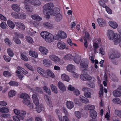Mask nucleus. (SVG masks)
<instances>
[{
    "instance_id": "10",
    "label": "nucleus",
    "mask_w": 121,
    "mask_h": 121,
    "mask_svg": "<svg viewBox=\"0 0 121 121\" xmlns=\"http://www.w3.org/2000/svg\"><path fill=\"white\" fill-rule=\"evenodd\" d=\"M39 50L41 53L44 55H46L48 52V49L42 46L39 47Z\"/></svg>"
},
{
    "instance_id": "63",
    "label": "nucleus",
    "mask_w": 121,
    "mask_h": 121,
    "mask_svg": "<svg viewBox=\"0 0 121 121\" xmlns=\"http://www.w3.org/2000/svg\"><path fill=\"white\" fill-rule=\"evenodd\" d=\"M7 26L6 23L5 22H2L0 25L1 27L3 29H6Z\"/></svg>"
},
{
    "instance_id": "28",
    "label": "nucleus",
    "mask_w": 121,
    "mask_h": 121,
    "mask_svg": "<svg viewBox=\"0 0 121 121\" xmlns=\"http://www.w3.org/2000/svg\"><path fill=\"white\" fill-rule=\"evenodd\" d=\"M16 25L20 29L22 30H24L25 29L24 25L22 23L19 22H15Z\"/></svg>"
},
{
    "instance_id": "25",
    "label": "nucleus",
    "mask_w": 121,
    "mask_h": 121,
    "mask_svg": "<svg viewBox=\"0 0 121 121\" xmlns=\"http://www.w3.org/2000/svg\"><path fill=\"white\" fill-rule=\"evenodd\" d=\"M58 32V35L61 39H64L66 38L67 35L64 31H59Z\"/></svg>"
},
{
    "instance_id": "45",
    "label": "nucleus",
    "mask_w": 121,
    "mask_h": 121,
    "mask_svg": "<svg viewBox=\"0 0 121 121\" xmlns=\"http://www.w3.org/2000/svg\"><path fill=\"white\" fill-rule=\"evenodd\" d=\"M36 108L37 112L38 113L40 112L42 110H43L44 109V106L43 105L37 106Z\"/></svg>"
},
{
    "instance_id": "26",
    "label": "nucleus",
    "mask_w": 121,
    "mask_h": 121,
    "mask_svg": "<svg viewBox=\"0 0 121 121\" xmlns=\"http://www.w3.org/2000/svg\"><path fill=\"white\" fill-rule=\"evenodd\" d=\"M74 57L70 54L66 55L63 57V59L65 60H69L71 61L73 60Z\"/></svg>"
},
{
    "instance_id": "44",
    "label": "nucleus",
    "mask_w": 121,
    "mask_h": 121,
    "mask_svg": "<svg viewBox=\"0 0 121 121\" xmlns=\"http://www.w3.org/2000/svg\"><path fill=\"white\" fill-rule=\"evenodd\" d=\"M44 91L49 95H51V91L46 86H44L43 87Z\"/></svg>"
},
{
    "instance_id": "40",
    "label": "nucleus",
    "mask_w": 121,
    "mask_h": 121,
    "mask_svg": "<svg viewBox=\"0 0 121 121\" xmlns=\"http://www.w3.org/2000/svg\"><path fill=\"white\" fill-rule=\"evenodd\" d=\"M55 19L56 21L59 22L61 21L62 18V16L60 14H57L55 15Z\"/></svg>"
},
{
    "instance_id": "7",
    "label": "nucleus",
    "mask_w": 121,
    "mask_h": 121,
    "mask_svg": "<svg viewBox=\"0 0 121 121\" xmlns=\"http://www.w3.org/2000/svg\"><path fill=\"white\" fill-rule=\"evenodd\" d=\"M58 48L61 50L65 49L69 50V48L68 46H66V44L64 42L62 41L58 42L57 43Z\"/></svg>"
},
{
    "instance_id": "56",
    "label": "nucleus",
    "mask_w": 121,
    "mask_h": 121,
    "mask_svg": "<svg viewBox=\"0 0 121 121\" xmlns=\"http://www.w3.org/2000/svg\"><path fill=\"white\" fill-rule=\"evenodd\" d=\"M93 46L94 48V52L96 53H97V49L99 47L98 44L96 43H94L93 44Z\"/></svg>"
},
{
    "instance_id": "18",
    "label": "nucleus",
    "mask_w": 121,
    "mask_h": 121,
    "mask_svg": "<svg viewBox=\"0 0 121 121\" xmlns=\"http://www.w3.org/2000/svg\"><path fill=\"white\" fill-rule=\"evenodd\" d=\"M66 69L68 71L71 73L75 71V67L72 64H69L67 66Z\"/></svg>"
},
{
    "instance_id": "22",
    "label": "nucleus",
    "mask_w": 121,
    "mask_h": 121,
    "mask_svg": "<svg viewBox=\"0 0 121 121\" xmlns=\"http://www.w3.org/2000/svg\"><path fill=\"white\" fill-rule=\"evenodd\" d=\"M80 99L82 103L86 104L89 103L90 102L88 99L82 96H79Z\"/></svg>"
},
{
    "instance_id": "14",
    "label": "nucleus",
    "mask_w": 121,
    "mask_h": 121,
    "mask_svg": "<svg viewBox=\"0 0 121 121\" xmlns=\"http://www.w3.org/2000/svg\"><path fill=\"white\" fill-rule=\"evenodd\" d=\"M11 8L14 11L19 12L20 11V8L19 5L16 4H13L11 6Z\"/></svg>"
},
{
    "instance_id": "2",
    "label": "nucleus",
    "mask_w": 121,
    "mask_h": 121,
    "mask_svg": "<svg viewBox=\"0 0 121 121\" xmlns=\"http://www.w3.org/2000/svg\"><path fill=\"white\" fill-rule=\"evenodd\" d=\"M54 6L53 4L51 2L47 3L43 6V13L47 18L50 17V14L53 12L52 8Z\"/></svg>"
},
{
    "instance_id": "64",
    "label": "nucleus",
    "mask_w": 121,
    "mask_h": 121,
    "mask_svg": "<svg viewBox=\"0 0 121 121\" xmlns=\"http://www.w3.org/2000/svg\"><path fill=\"white\" fill-rule=\"evenodd\" d=\"M29 98H27L26 99H23V103L27 105H29L30 103V101L28 99Z\"/></svg>"
},
{
    "instance_id": "16",
    "label": "nucleus",
    "mask_w": 121,
    "mask_h": 121,
    "mask_svg": "<svg viewBox=\"0 0 121 121\" xmlns=\"http://www.w3.org/2000/svg\"><path fill=\"white\" fill-rule=\"evenodd\" d=\"M61 78L62 80L68 82H69L70 80V78L69 76L65 73L62 74Z\"/></svg>"
},
{
    "instance_id": "32",
    "label": "nucleus",
    "mask_w": 121,
    "mask_h": 121,
    "mask_svg": "<svg viewBox=\"0 0 121 121\" xmlns=\"http://www.w3.org/2000/svg\"><path fill=\"white\" fill-rule=\"evenodd\" d=\"M29 54L30 56L34 57L37 58L38 56V54L37 52L33 51H30Z\"/></svg>"
},
{
    "instance_id": "23",
    "label": "nucleus",
    "mask_w": 121,
    "mask_h": 121,
    "mask_svg": "<svg viewBox=\"0 0 121 121\" xmlns=\"http://www.w3.org/2000/svg\"><path fill=\"white\" fill-rule=\"evenodd\" d=\"M44 98L47 104L49 106H52V102L50 99L49 97L46 95H44Z\"/></svg>"
},
{
    "instance_id": "39",
    "label": "nucleus",
    "mask_w": 121,
    "mask_h": 121,
    "mask_svg": "<svg viewBox=\"0 0 121 121\" xmlns=\"http://www.w3.org/2000/svg\"><path fill=\"white\" fill-rule=\"evenodd\" d=\"M9 110L6 107H2L0 108V112L2 113H6L9 112Z\"/></svg>"
},
{
    "instance_id": "47",
    "label": "nucleus",
    "mask_w": 121,
    "mask_h": 121,
    "mask_svg": "<svg viewBox=\"0 0 121 121\" xmlns=\"http://www.w3.org/2000/svg\"><path fill=\"white\" fill-rule=\"evenodd\" d=\"M26 39L27 41L29 43L32 44L34 43V41L30 36H26Z\"/></svg>"
},
{
    "instance_id": "54",
    "label": "nucleus",
    "mask_w": 121,
    "mask_h": 121,
    "mask_svg": "<svg viewBox=\"0 0 121 121\" xmlns=\"http://www.w3.org/2000/svg\"><path fill=\"white\" fill-rule=\"evenodd\" d=\"M113 102L115 104H120L121 102L120 100L118 98H115L112 100Z\"/></svg>"
},
{
    "instance_id": "31",
    "label": "nucleus",
    "mask_w": 121,
    "mask_h": 121,
    "mask_svg": "<svg viewBox=\"0 0 121 121\" xmlns=\"http://www.w3.org/2000/svg\"><path fill=\"white\" fill-rule=\"evenodd\" d=\"M31 4L35 6H38L41 4L40 2L38 0H31Z\"/></svg>"
},
{
    "instance_id": "30",
    "label": "nucleus",
    "mask_w": 121,
    "mask_h": 121,
    "mask_svg": "<svg viewBox=\"0 0 121 121\" xmlns=\"http://www.w3.org/2000/svg\"><path fill=\"white\" fill-rule=\"evenodd\" d=\"M30 17L34 20L40 21L42 20V17L37 14L32 15Z\"/></svg>"
},
{
    "instance_id": "24",
    "label": "nucleus",
    "mask_w": 121,
    "mask_h": 121,
    "mask_svg": "<svg viewBox=\"0 0 121 121\" xmlns=\"http://www.w3.org/2000/svg\"><path fill=\"white\" fill-rule=\"evenodd\" d=\"M52 12L50 14V15H52L53 16H55L56 15L58 14H60V10L59 8H55L52 10Z\"/></svg>"
},
{
    "instance_id": "20",
    "label": "nucleus",
    "mask_w": 121,
    "mask_h": 121,
    "mask_svg": "<svg viewBox=\"0 0 121 121\" xmlns=\"http://www.w3.org/2000/svg\"><path fill=\"white\" fill-rule=\"evenodd\" d=\"M109 26L112 28L115 29L118 26L117 24L115 22L112 21H110L108 22Z\"/></svg>"
},
{
    "instance_id": "1",
    "label": "nucleus",
    "mask_w": 121,
    "mask_h": 121,
    "mask_svg": "<svg viewBox=\"0 0 121 121\" xmlns=\"http://www.w3.org/2000/svg\"><path fill=\"white\" fill-rule=\"evenodd\" d=\"M107 35L108 39L110 40H114V43L115 45L119 43L120 41V35L111 30H109L107 31Z\"/></svg>"
},
{
    "instance_id": "29",
    "label": "nucleus",
    "mask_w": 121,
    "mask_h": 121,
    "mask_svg": "<svg viewBox=\"0 0 121 121\" xmlns=\"http://www.w3.org/2000/svg\"><path fill=\"white\" fill-rule=\"evenodd\" d=\"M97 21L100 26H103L105 25V22L103 18H98L97 19Z\"/></svg>"
},
{
    "instance_id": "58",
    "label": "nucleus",
    "mask_w": 121,
    "mask_h": 121,
    "mask_svg": "<svg viewBox=\"0 0 121 121\" xmlns=\"http://www.w3.org/2000/svg\"><path fill=\"white\" fill-rule=\"evenodd\" d=\"M5 43L8 46H11L12 43L11 42L10 40L8 38H6L4 40Z\"/></svg>"
},
{
    "instance_id": "6",
    "label": "nucleus",
    "mask_w": 121,
    "mask_h": 121,
    "mask_svg": "<svg viewBox=\"0 0 121 121\" xmlns=\"http://www.w3.org/2000/svg\"><path fill=\"white\" fill-rule=\"evenodd\" d=\"M55 112L57 115L58 118L60 121H69V118L65 116L63 117L62 119L60 111L56 110Z\"/></svg>"
},
{
    "instance_id": "37",
    "label": "nucleus",
    "mask_w": 121,
    "mask_h": 121,
    "mask_svg": "<svg viewBox=\"0 0 121 121\" xmlns=\"http://www.w3.org/2000/svg\"><path fill=\"white\" fill-rule=\"evenodd\" d=\"M90 116L93 118H96L97 116V112L95 111H90Z\"/></svg>"
},
{
    "instance_id": "13",
    "label": "nucleus",
    "mask_w": 121,
    "mask_h": 121,
    "mask_svg": "<svg viewBox=\"0 0 121 121\" xmlns=\"http://www.w3.org/2000/svg\"><path fill=\"white\" fill-rule=\"evenodd\" d=\"M44 65L46 67H48L52 65V63L51 61L48 59H44L43 61Z\"/></svg>"
},
{
    "instance_id": "53",
    "label": "nucleus",
    "mask_w": 121,
    "mask_h": 121,
    "mask_svg": "<svg viewBox=\"0 0 121 121\" xmlns=\"http://www.w3.org/2000/svg\"><path fill=\"white\" fill-rule=\"evenodd\" d=\"M9 84L11 86H17L18 85V83L14 81H11L9 83Z\"/></svg>"
},
{
    "instance_id": "12",
    "label": "nucleus",
    "mask_w": 121,
    "mask_h": 121,
    "mask_svg": "<svg viewBox=\"0 0 121 121\" xmlns=\"http://www.w3.org/2000/svg\"><path fill=\"white\" fill-rule=\"evenodd\" d=\"M37 70L38 73L43 77L46 78L48 77V76L46 74L45 71L43 69L39 67L37 68Z\"/></svg>"
},
{
    "instance_id": "46",
    "label": "nucleus",
    "mask_w": 121,
    "mask_h": 121,
    "mask_svg": "<svg viewBox=\"0 0 121 121\" xmlns=\"http://www.w3.org/2000/svg\"><path fill=\"white\" fill-rule=\"evenodd\" d=\"M7 23L9 26L12 29H13L15 26L14 23L10 20L7 21Z\"/></svg>"
},
{
    "instance_id": "43",
    "label": "nucleus",
    "mask_w": 121,
    "mask_h": 121,
    "mask_svg": "<svg viewBox=\"0 0 121 121\" xmlns=\"http://www.w3.org/2000/svg\"><path fill=\"white\" fill-rule=\"evenodd\" d=\"M95 81V80L94 79L93 81L90 82L89 83H86V84L87 86L91 88H94L95 86V84L94 83Z\"/></svg>"
},
{
    "instance_id": "34",
    "label": "nucleus",
    "mask_w": 121,
    "mask_h": 121,
    "mask_svg": "<svg viewBox=\"0 0 121 121\" xmlns=\"http://www.w3.org/2000/svg\"><path fill=\"white\" fill-rule=\"evenodd\" d=\"M26 14L23 13L19 12L18 19H23L26 18Z\"/></svg>"
},
{
    "instance_id": "57",
    "label": "nucleus",
    "mask_w": 121,
    "mask_h": 121,
    "mask_svg": "<svg viewBox=\"0 0 121 121\" xmlns=\"http://www.w3.org/2000/svg\"><path fill=\"white\" fill-rule=\"evenodd\" d=\"M25 65L28 69L33 71H34L35 69L33 68L32 67L28 64L27 63H25Z\"/></svg>"
},
{
    "instance_id": "19",
    "label": "nucleus",
    "mask_w": 121,
    "mask_h": 121,
    "mask_svg": "<svg viewBox=\"0 0 121 121\" xmlns=\"http://www.w3.org/2000/svg\"><path fill=\"white\" fill-rule=\"evenodd\" d=\"M66 104L67 108L69 109H71L74 107V104L72 102L68 101L66 103Z\"/></svg>"
},
{
    "instance_id": "17",
    "label": "nucleus",
    "mask_w": 121,
    "mask_h": 121,
    "mask_svg": "<svg viewBox=\"0 0 121 121\" xmlns=\"http://www.w3.org/2000/svg\"><path fill=\"white\" fill-rule=\"evenodd\" d=\"M45 40L47 42L51 43L52 42L53 40V36L50 33L45 38Z\"/></svg>"
},
{
    "instance_id": "48",
    "label": "nucleus",
    "mask_w": 121,
    "mask_h": 121,
    "mask_svg": "<svg viewBox=\"0 0 121 121\" xmlns=\"http://www.w3.org/2000/svg\"><path fill=\"white\" fill-rule=\"evenodd\" d=\"M113 94L115 97H120L121 96V92L117 90L114 91H113Z\"/></svg>"
},
{
    "instance_id": "5",
    "label": "nucleus",
    "mask_w": 121,
    "mask_h": 121,
    "mask_svg": "<svg viewBox=\"0 0 121 121\" xmlns=\"http://www.w3.org/2000/svg\"><path fill=\"white\" fill-rule=\"evenodd\" d=\"M89 63V61L87 59L83 58L82 59L80 63V65L81 68L84 69L87 68Z\"/></svg>"
},
{
    "instance_id": "51",
    "label": "nucleus",
    "mask_w": 121,
    "mask_h": 121,
    "mask_svg": "<svg viewBox=\"0 0 121 121\" xmlns=\"http://www.w3.org/2000/svg\"><path fill=\"white\" fill-rule=\"evenodd\" d=\"M8 54L11 57H12L14 55V53L13 50L10 48H8L7 49Z\"/></svg>"
},
{
    "instance_id": "3",
    "label": "nucleus",
    "mask_w": 121,
    "mask_h": 121,
    "mask_svg": "<svg viewBox=\"0 0 121 121\" xmlns=\"http://www.w3.org/2000/svg\"><path fill=\"white\" fill-rule=\"evenodd\" d=\"M13 112L17 116H19V117L21 120H23L25 118L27 114L25 111L15 109L13 110Z\"/></svg>"
},
{
    "instance_id": "38",
    "label": "nucleus",
    "mask_w": 121,
    "mask_h": 121,
    "mask_svg": "<svg viewBox=\"0 0 121 121\" xmlns=\"http://www.w3.org/2000/svg\"><path fill=\"white\" fill-rule=\"evenodd\" d=\"M17 36L16 35L14 36L13 37V40L17 44H20L21 42Z\"/></svg>"
},
{
    "instance_id": "11",
    "label": "nucleus",
    "mask_w": 121,
    "mask_h": 121,
    "mask_svg": "<svg viewBox=\"0 0 121 121\" xmlns=\"http://www.w3.org/2000/svg\"><path fill=\"white\" fill-rule=\"evenodd\" d=\"M49 58L52 61L56 62H58L60 60V58L53 54L49 55Z\"/></svg>"
},
{
    "instance_id": "33",
    "label": "nucleus",
    "mask_w": 121,
    "mask_h": 121,
    "mask_svg": "<svg viewBox=\"0 0 121 121\" xmlns=\"http://www.w3.org/2000/svg\"><path fill=\"white\" fill-rule=\"evenodd\" d=\"M85 108L87 110H92L95 108V106L93 105L88 104L85 105Z\"/></svg>"
},
{
    "instance_id": "60",
    "label": "nucleus",
    "mask_w": 121,
    "mask_h": 121,
    "mask_svg": "<svg viewBox=\"0 0 121 121\" xmlns=\"http://www.w3.org/2000/svg\"><path fill=\"white\" fill-rule=\"evenodd\" d=\"M100 91L99 92V95L100 97L102 96L103 94V89L102 85H100Z\"/></svg>"
},
{
    "instance_id": "15",
    "label": "nucleus",
    "mask_w": 121,
    "mask_h": 121,
    "mask_svg": "<svg viewBox=\"0 0 121 121\" xmlns=\"http://www.w3.org/2000/svg\"><path fill=\"white\" fill-rule=\"evenodd\" d=\"M57 86L60 90L63 91H65L66 87L64 84L61 82H59L57 84Z\"/></svg>"
},
{
    "instance_id": "41",
    "label": "nucleus",
    "mask_w": 121,
    "mask_h": 121,
    "mask_svg": "<svg viewBox=\"0 0 121 121\" xmlns=\"http://www.w3.org/2000/svg\"><path fill=\"white\" fill-rule=\"evenodd\" d=\"M50 87L52 91L55 93L57 94L58 91L56 87L54 84H51L50 85Z\"/></svg>"
},
{
    "instance_id": "36",
    "label": "nucleus",
    "mask_w": 121,
    "mask_h": 121,
    "mask_svg": "<svg viewBox=\"0 0 121 121\" xmlns=\"http://www.w3.org/2000/svg\"><path fill=\"white\" fill-rule=\"evenodd\" d=\"M50 33L49 32L47 31H44L41 32V33L40 35L41 37L45 39V38H46L48 35Z\"/></svg>"
},
{
    "instance_id": "50",
    "label": "nucleus",
    "mask_w": 121,
    "mask_h": 121,
    "mask_svg": "<svg viewBox=\"0 0 121 121\" xmlns=\"http://www.w3.org/2000/svg\"><path fill=\"white\" fill-rule=\"evenodd\" d=\"M19 12L16 13L13 12L11 13V16L15 19H18Z\"/></svg>"
},
{
    "instance_id": "55",
    "label": "nucleus",
    "mask_w": 121,
    "mask_h": 121,
    "mask_svg": "<svg viewBox=\"0 0 121 121\" xmlns=\"http://www.w3.org/2000/svg\"><path fill=\"white\" fill-rule=\"evenodd\" d=\"M16 92L14 90H11L9 92L8 95L10 97H12L15 96L16 94Z\"/></svg>"
},
{
    "instance_id": "27",
    "label": "nucleus",
    "mask_w": 121,
    "mask_h": 121,
    "mask_svg": "<svg viewBox=\"0 0 121 121\" xmlns=\"http://www.w3.org/2000/svg\"><path fill=\"white\" fill-rule=\"evenodd\" d=\"M43 26L45 28L47 29H50L53 28L52 25L48 22L44 23Z\"/></svg>"
},
{
    "instance_id": "21",
    "label": "nucleus",
    "mask_w": 121,
    "mask_h": 121,
    "mask_svg": "<svg viewBox=\"0 0 121 121\" xmlns=\"http://www.w3.org/2000/svg\"><path fill=\"white\" fill-rule=\"evenodd\" d=\"M32 97L34 103L36 106H38L39 104V101L37 96L35 94H33Z\"/></svg>"
},
{
    "instance_id": "9",
    "label": "nucleus",
    "mask_w": 121,
    "mask_h": 121,
    "mask_svg": "<svg viewBox=\"0 0 121 121\" xmlns=\"http://www.w3.org/2000/svg\"><path fill=\"white\" fill-rule=\"evenodd\" d=\"M82 90L85 92L84 95L85 97L89 98H91V93L90 91L88 88L84 87L83 88Z\"/></svg>"
},
{
    "instance_id": "62",
    "label": "nucleus",
    "mask_w": 121,
    "mask_h": 121,
    "mask_svg": "<svg viewBox=\"0 0 121 121\" xmlns=\"http://www.w3.org/2000/svg\"><path fill=\"white\" fill-rule=\"evenodd\" d=\"M110 111L109 110L108 112L106 113L105 116V117L107 121L110 120Z\"/></svg>"
},
{
    "instance_id": "59",
    "label": "nucleus",
    "mask_w": 121,
    "mask_h": 121,
    "mask_svg": "<svg viewBox=\"0 0 121 121\" xmlns=\"http://www.w3.org/2000/svg\"><path fill=\"white\" fill-rule=\"evenodd\" d=\"M74 114L75 116L78 118H80L82 117V113L79 111L75 112Z\"/></svg>"
},
{
    "instance_id": "8",
    "label": "nucleus",
    "mask_w": 121,
    "mask_h": 121,
    "mask_svg": "<svg viewBox=\"0 0 121 121\" xmlns=\"http://www.w3.org/2000/svg\"><path fill=\"white\" fill-rule=\"evenodd\" d=\"M80 77L81 80L85 81L90 80L92 79L91 76L85 73L81 74Z\"/></svg>"
},
{
    "instance_id": "35",
    "label": "nucleus",
    "mask_w": 121,
    "mask_h": 121,
    "mask_svg": "<svg viewBox=\"0 0 121 121\" xmlns=\"http://www.w3.org/2000/svg\"><path fill=\"white\" fill-rule=\"evenodd\" d=\"M31 0H26L23 2V4L24 5V8L27 7L29 6L30 4H31Z\"/></svg>"
},
{
    "instance_id": "4",
    "label": "nucleus",
    "mask_w": 121,
    "mask_h": 121,
    "mask_svg": "<svg viewBox=\"0 0 121 121\" xmlns=\"http://www.w3.org/2000/svg\"><path fill=\"white\" fill-rule=\"evenodd\" d=\"M120 56V54L115 51L110 52L108 54L109 58L111 60L118 58Z\"/></svg>"
},
{
    "instance_id": "49",
    "label": "nucleus",
    "mask_w": 121,
    "mask_h": 121,
    "mask_svg": "<svg viewBox=\"0 0 121 121\" xmlns=\"http://www.w3.org/2000/svg\"><path fill=\"white\" fill-rule=\"evenodd\" d=\"M21 56V58L22 60L26 61H28V58L26 56V54L25 53H22Z\"/></svg>"
},
{
    "instance_id": "42",
    "label": "nucleus",
    "mask_w": 121,
    "mask_h": 121,
    "mask_svg": "<svg viewBox=\"0 0 121 121\" xmlns=\"http://www.w3.org/2000/svg\"><path fill=\"white\" fill-rule=\"evenodd\" d=\"M47 74L50 77L54 78L55 77V75L49 69H47L46 70Z\"/></svg>"
},
{
    "instance_id": "52",
    "label": "nucleus",
    "mask_w": 121,
    "mask_h": 121,
    "mask_svg": "<svg viewBox=\"0 0 121 121\" xmlns=\"http://www.w3.org/2000/svg\"><path fill=\"white\" fill-rule=\"evenodd\" d=\"M20 97L21 98H23V99L30 98L29 96L27 94L24 93L21 94L20 95Z\"/></svg>"
},
{
    "instance_id": "61",
    "label": "nucleus",
    "mask_w": 121,
    "mask_h": 121,
    "mask_svg": "<svg viewBox=\"0 0 121 121\" xmlns=\"http://www.w3.org/2000/svg\"><path fill=\"white\" fill-rule=\"evenodd\" d=\"M25 9L28 12H31L33 11V7L31 6H30Z\"/></svg>"
}]
</instances>
